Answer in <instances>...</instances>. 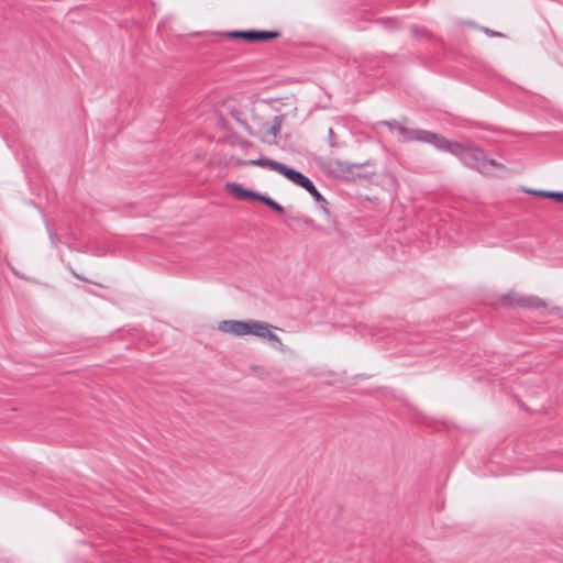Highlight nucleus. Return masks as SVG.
<instances>
[{"label": "nucleus", "instance_id": "nucleus-1", "mask_svg": "<svg viewBox=\"0 0 563 563\" xmlns=\"http://www.w3.org/2000/svg\"><path fill=\"white\" fill-rule=\"evenodd\" d=\"M390 129L398 131V133L407 141H422L431 143L441 151L450 152L457 156L465 165L477 169L484 175H497L504 169L501 164L494 159L486 158L483 151L472 143L462 144L453 142L438 134L423 130L409 129L400 124L390 126Z\"/></svg>", "mask_w": 563, "mask_h": 563}, {"label": "nucleus", "instance_id": "nucleus-2", "mask_svg": "<svg viewBox=\"0 0 563 563\" xmlns=\"http://www.w3.org/2000/svg\"><path fill=\"white\" fill-rule=\"evenodd\" d=\"M272 325L258 320H223L218 324V330L233 335H255L267 341L282 345L279 338L272 331Z\"/></svg>", "mask_w": 563, "mask_h": 563}, {"label": "nucleus", "instance_id": "nucleus-3", "mask_svg": "<svg viewBox=\"0 0 563 563\" xmlns=\"http://www.w3.org/2000/svg\"><path fill=\"white\" fill-rule=\"evenodd\" d=\"M228 36L232 38H243L250 42L256 41H268L279 36L278 32L274 31H233L228 33Z\"/></svg>", "mask_w": 563, "mask_h": 563}, {"label": "nucleus", "instance_id": "nucleus-4", "mask_svg": "<svg viewBox=\"0 0 563 563\" xmlns=\"http://www.w3.org/2000/svg\"><path fill=\"white\" fill-rule=\"evenodd\" d=\"M505 303L509 306L517 305L527 308H540L543 306V302L537 297H521L518 295L505 298Z\"/></svg>", "mask_w": 563, "mask_h": 563}, {"label": "nucleus", "instance_id": "nucleus-5", "mask_svg": "<svg viewBox=\"0 0 563 563\" xmlns=\"http://www.w3.org/2000/svg\"><path fill=\"white\" fill-rule=\"evenodd\" d=\"M279 174H282L283 176H285L289 181H291L292 184L299 186V187H305L308 181L310 180L307 176H305L302 173L294 169V168H290L286 165L283 164L280 170L278 172Z\"/></svg>", "mask_w": 563, "mask_h": 563}, {"label": "nucleus", "instance_id": "nucleus-6", "mask_svg": "<svg viewBox=\"0 0 563 563\" xmlns=\"http://www.w3.org/2000/svg\"><path fill=\"white\" fill-rule=\"evenodd\" d=\"M228 191L234 195L238 199H255L257 200V197H260L261 194L245 189L242 187V185L236 183H229L227 184Z\"/></svg>", "mask_w": 563, "mask_h": 563}, {"label": "nucleus", "instance_id": "nucleus-7", "mask_svg": "<svg viewBox=\"0 0 563 563\" xmlns=\"http://www.w3.org/2000/svg\"><path fill=\"white\" fill-rule=\"evenodd\" d=\"M244 165H250V166H261V167H268L275 172H279L283 164L277 162V161H274V159H269V158H265V157H261V158H257V159H250V161H245L243 162Z\"/></svg>", "mask_w": 563, "mask_h": 563}, {"label": "nucleus", "instance_id": "nucleus-8", "mask_svg": "<svg viewBox=\"0 0 563 563\" xmlns=\"http://www.w3.org/2000/svg\"><path fill=\"white\" fill-rule=\"evenodd\" d=\"M529 192H533L534 195L548 197L555 199L558 202L563 203V192L560 191H543V190H529Z\"/></svg>", "mask_w": 563, "mask_h": 563}, {"label": "nucleus", "instance_id": "nucleus-9", "mask_svg": "<svg viewBox=\"0 0 563 563\" xmlns=\"http://www.w3.org/2000/svg\"><path fill=\"white\" fill-rule=\"evenodd\" d=\"M257 200L263 202L264 205L271 207L273 210H275L279 213L284 212V208L279 203H277L275 200H273L272 198H269L267 196L260 195V197H257Z\"/></svg>", "mask_w": 563, "mask_h": 563}, {"label": "nucleus", "instance_id": "nucleus-10", "mask_svg": "<svg viewBox=\"0 0 563 563\" xmlns=\"http://www.w3.org/2000/svg\"><path fill=\"white\" fill-rule=\"evenodd\" d=\"M282 124H283V115H276L272 122V124L269 125V133L276 137L277 134L279 133L280 131V128H282Z\"/></svg>", "mask_w": 563, "mask_h": 563}, {"label": "nucleus", "instance_id": "nucleus-11", "mask_svg": "<svg viewBox=\"0 0 563 563\" xmlns=\"http://www.w3.org/2000/svg\"><path fill=\"white\" fill-rule=\"evenodd\" d=\"M303 188L314 198L316 201L324 200L311 180H309L308 184Z\"/></svg>", "mask_w": 563, "mask_h": 563}, {"label": "nucleus", "instance_id": "nucleus-12", "mask_svg": "<svg viewBox=\"0 0 563 563\" xmlns=\"http://www.w3.org/2000/svg\"><path fill=\"white\" fill-rule=\"evenodd\" d=\"M331 165H336V166H339V167H341V166H343V165H344V166H346V168H345V167H344V168L342 167V168H341V170H343V172H344V170H349V166H347V164H346V163H342V162L335 161V162H332V163H331Z\"/></svg>", "mask_w": 563, "mask_h": 563}, {"label": "nucleus", "instance_id": "nucleus-13", "mask_svg": "<svg viewBox=\"0 0 563 563\" xmlns=\"http://www.w3.org/2000/svg\"><path fill=\"white\" fill-rule=\"evenodd\" d=\"M329 137H330V145L331 146H334V142L332 141V137H333V130L330 128L329 129Z\"/></svg>", "mask_w": 563, "mask_h": 563}]
</instances>
